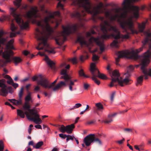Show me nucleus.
I'll use <instances>...</instances> for the list:
<instances>
[{"label": "nucleus", "instance_id": "1", "mask_svg": "<svg viewBox=\"0 0 151 151\" xmlns=\"http://www.w3.org/2000/svg\"><path fill=\"white\" fill-rule=\"evenodd\" d=\"M39 10L36 6H33L31 8L30 10L26 14V17L29 19L33 18H39L40 20L36 19H33V23L36 24L38 27L35 30V36L37 40L40 41L38 45L36 47L38 50L43 49L45 48V52L48 54H54L55 52L47 42L48 38L51 35L53 32L52 28L49 22L56 23V27H58L60 24L61 20L58 21L55 17V16L60 17V12L58 11L53 13H50V15L46 17L44 19L42 18L41 14L38 13Z\"/></svg>", "mask_w": 151, "mask_h": 151}, {"label": "nucleus", "instance_id": "2", "mask_svg": "<svg viewBox=\"0 0 151 151\" xmlns=\"http://www.w3.org/2000/svg\"><path fill=\"white\" fill-rule=\"evenodd\" d=\"M126 15V12H124L120 15L117 14L111 17V19L112 20L117 19V22L120 23L121 27L127 33L126 35L121 34L116 26L111 25L107 21L104 22L103 25L101 26L103 34L101 35V37L103 39H109L111 37H113L115 40L111 44V45L116 48L118 47V44L123 41L124 39H127L129 38L130 34H137L139 32L135 28L132 17H129L121 22L122 19L125 18Z\"/></svg>", "mask_w": 151, "mask_h": 151}, {"label": "nucleus", "instance_id": "3", "mask_svg": "<svg viewBox=\"0 0 151 151\" xmlns=\"http://www.w3.org/2000/svg\"><path fill=\"white\" fill-rule=\"evenodd\" d=\"M144 47V46L142 45V47L136 50L135 51L133 50L131 52L125 51H119L118 57L115 58L116 64L117 65H118V62L121 58L127 56H130L132 58L135 60H139L141 61V69L144 75H142L137 78V83L136 84L137 86L139 84H142L144 77H145V79H147L148 78V76H151V69H148L146 68V67L150 63V58H151L150 51L148 50L143 55L141 56L137 54L138 53L142 50L143 48Z\"/></svg>", "mask_w": 151, "mask_h": 151}, {"label": "nucleus", "instance_id": "4", "mask_svg": "<svg viewBox=\"0 0 151 151\" xmlns=\"http://www.w3.org/2000/svg\"><path fill=\"white\" fill-rule=\"evenodd\" d=\"M72 4L76 7L77 9L72 16L80 21L84 20L83 17L87 13L92 14L93 19L96 21L95 17L101 12V8L104 7V4L101 2H100L96 7H93L89 0H75Z\"/></svg>", "mask_w": 151, "mask_h": 151}, {"label": "nucleus", "instance_id": "5", "mask_svg": "<svg viewBox=\"0 0 151 151\" xmlns=\"http://www.w3.org/2000/svg\"><path fill=\"white\" fill-rule=\"evenodd\" d=\"M14 42V40L11 39L6 44V48L4 51H3L2 49L0 50V55L2 56L4 59H0V67H4L7 63L12 61L16 65L22 61V59L20 57L13 56L14 53L12 50H15L12 45Z\"/></svg>", "mask_w": 151, "mask_h": 151}, {"label": "nucleus", "instance_id": "6", "mask_svg": "<svg viewBox=\"0 0 151 151\" xmlns=\"http://www.w3.org/2000/svg\"><path fill=\"white\" fill-rule=\"evenodd\" d=\"M31 106L29 105L23 108L24 112L21 110L17 109V115L21 118H24L25 117V114L28 119L33 121L36 124H41L42 121L40 118L39 115L35 111V108L31 109Z\"/></svg>", "mask_w": 151, "mask_h": 151}, {"label": "nucleus", "instance_id": "7", "mask_svg": "<svg viewBox=\"0 0 151 151\" xmlns=\"http://www.w3.org/2000/svg\"><path fill=\"white\" fill-rule=\"evenodd\" d=\"M78 27V25L76 24L71 26L68 25L66 27L62 26L63 30L60 34L61 36L55 38L56 43L59 45H61L66 39V36L70 34L76 33Z\"/></svg>", "mask_w": 151, "mask_h": 151}, {"label": "nucleus", "instance_id": "8", "mask_svg": "<svg viewBox=\"0 0 151 151\" xmlns=\"http://www.w3.org/2000/svg\"><path fill=\"white\" fill-rule=\"evenodd\" d=\"M112 76L114 78H112L111 79V81L109 86L110 87H112L114 86H116V83L117 82L118 84L121 86H124V84H130L132 81L129 78V76L128 75H125L126 77L123 80H122L121 77H120V74L118 71L116 70H114L112 73Z\"/></svg>", "mask_w": 151, "mask_h": 151}, {"label": "nucleus", "instance_id": "9", "mask_svg": "<svg viewBox=\"0 0 151 151\" xmlns=\"http://www.w3.org/2000/svg\"><path fill=\"white\" fill-rule=\"evenodd\" d=\"M88 41L89 43H88L85 40L83 37L81 36L78 37L77 40V42H79L82 47L84 45L88 47L90 44H92L94 42L99 47L100 50L101 51V53L104 51V45L102 42L100 41L99 38H94L93 37H91Z\"/></svg>", "mask_w": 151, "mask_h": 151}, {"label": "nucleus", "instance_id": "10", "mask_svg": "<svg viewBox=\"0 0 151 151\" xmlns=\"http://www.w3.org/2000/svg\"><path fill=\"white\" fill-rule=\"evenodd\" d=\"M10 9V14L14 18L21 29H25L28 27L29 22L24 21L21 15L17 11V9L11 7Z\"/></svg>", "mask_w": 151, "mask_h": 151}, {"label": "nucleus", "instance_id": "11", "mask_svg": "<svg viewBox=\"0 0 151 151\" xmlns=\"http://www.w3.org/2000/svg\"><path fill=\"white\" fill-rule=\"evenodd\" d=\"M94 142L99 145H102V141L96 136L94 134H90L85 137L83 139V142L87 146H90Z\"/></svg>", "mask_w": 151, "mask_h": 151}, {"label": "nucleus", "instance_id": "12", "mask_svg": "<svg viewBox=\"0 0 151 151\" xmlns=\"http://www.w3.org/2000/svg\"><path fill=\"white\" fill-rule=\"evenodd\" d=\"M41 79L38 81V84L40 85L43 88L49 89L52 88L55 86V84L57 82V80H55L51 83H50L46 79L43 78L41 75H40Z\"/></svg>", "mask_w": 151, "mask_h": 151}, {"label": "nucleus", "instance_id": "13", "mask_svg": "<svg viewBox=\"0 0 151 151\" xmlns=\"http://www.w3.org/2000/svg\"><path fill=\"white\" fill-rule=\"evenodd\" d=\"M139 0H125L123 2V4H124V7L123 9L124 11L123 12H121V9H117L116 8L115 9V12L117 13V14H115V15L111 16L110 17V20L111 21H115L116 20H117V19H116V20H112L111 19V17L114 16L117 14H118L119 15H121L122 13H124V12H126L127 13V15L126 16V17L124 19H125L127 15V12H128V6L127 5V4L128 3H134L136 1H138ZM123 18H122V19H123ZM122 19H121L122 20Z\"/></svg>", "mask_w": 151, "mask_h": 151}, {"label": "nucleus", "instance_id": "14", "mask_svg": "<svg viewBox=\"0 0 151 151\" xmlns=\"http://www.w3.org/2000/svg\"><path fill=\"white\" fill-rule=\"evenodd\" d=\"M61 74L63 76L60 78V79H64L66 82H67V85L72 86L74 85V82L72 81L71 79V77L67 73V71L65 69H63L61 70Z\"/></svg>", "mask_w": 151, "mask_h": 151}, {"label": "nucleus", "instance_id": "15", "mask_svg": "<svg viewBox=\"0 0 151 151\" xmlns=\"http://www.w3.org/2000/svg\"><path fill=\"white\" fill-rule=\"evenodd\" d=\"M6 81L4 79L0 80V95L6 96L8 94V91L6 89L7 86L6 84Z\"/></svg>", "mask_w": 151, "mask_h": 151}, {"label": "nucleus", "instance_id": "16", "mask_svg": "<svg viewBox=\"0 0 151 151\" xmlns=\"http://www.w3.org/2000/svg\"><path fill=\"white\" fill-rule=\"evenodd\" d=\"M96 65L95 63H92L91 65L90 70L92 77H95L96 78L98 77V75L100 74V73L99 70L95 67Z\"/></svg>", "mask_w": 151, "mask_h": 151}, {"label": "nucleus", "instance_id": "17", "mask_svg": "<svg viewBox=\"0 0 151 151\" xmlns=\"http://www.w3.org/2000/svg\"><path fill=\"white\" fill-rule=\"evenodd\" d=\"M38 54L42 56H45V60L46 61L47 64L50 66L51 69L54 70H55V63L52 61L49 60L48 56L45 54L44 52H39Z\"/></svg>", "mask_w": 151, "mask_h": 151}, {"label": "nucleus", "instance_id": "18", "mask_svg": "<svg viewBox=\"0 0 151 151\" xmlns=\"http://www.w3.org/2000/svg\"><path fill=\"white\" fill-rule=\"evenodd\" d=\"M147 37L145 40L142 41V45L145 47V45L147 44H149L150 48L151 49V33H147ZM151 54V52H150Z\"/></svg>", "mask_w": 151, "mask_h": 151}, {"label": "nucleus", "instance_id": "19", "mask_svg": "<svg viewBox=\"0 0 151 151\" xmlns=\"http://www.w3.org/2000/svg\"><path fill=\"white\" fill-rule=\"evenodd\" d=\"M4 34V32L2 30L0 31V50L2 49L3 50V48L1 47V44L3 45H5L6 46V47L5 49L6 48V44H7L6 43L7 42V38H2V37L3 35Z\"/></svg>", "mask_w": 151, "mask_h": 151}, {"label": "nucleus", "instance_id": "20", "mask_svg": "<svg viewBox=\"0 0 151 151\" xmlns=\"http://www.w3.org/2000/svg\"><path fill=\"white\" fill-rule=\"evenodd\" d=\"M105 15L106 18H108V17L109 18V19L110 20V22H109L107 20H104V18L103 17L99 16L98 17L99 19V20H101L102 22L101 24V29L102 32H103V31H102V29H101V26L103 25L104 22L105 21H107L109 23H110V24H111V25H112L111 24V23L113 21H111L110 20V17H109L110 13H109V12H106L105 13Z\"/></svg>", "mask_w": 151, "mask_h": 151}, {"label": "nucleus", "instance_id": "21", "mask_svg": "<svg viewBox=\"0 0 151 151\" xmlns=\"http://www.w3.org/2000/svg\"><path fill=\"white\" fill-rule=\"evenodd\" d=\"M67 85V82L65 81H61L58 83L56 86L52 88V91H55L58 90L60 88L63 86H65Z\"/></svg>", "mask_w": 151, "mask_h": 151}, {"label": "nucleus", "instance_id": "22", "mask_svg": "<svg viewBox=\"0 0 151 151\" xmlns=\"http://www.w3.org/2000/svg\"><path fill=\"white\" fill-rule=\"evenodd\" d=\"M32 100V97L31 96V93L29 92L27 95L26 96L25 98V102L22 106V108H24L28 105H30L29 102Z\"/></svg>", "mask_w": 151, "mask_h": 151}, {"label": "nucleus", "instance_id": "23", "mask_svg": "<svg viewBox=\"0 0 151 151\" xmlns=\"http://www.w3.org/2000/svg\"><path fill=\"white\" fill-rule=\"evenodd\" d=\"M132 9L134 17L137 18L139 16V8L137 6H133L132 7Z\"/></svg>", "mask_w": 151, "mask_h": 151}, {"label": "nucleus", "instance_id": "24", "mask_svg": "<svg viewBox=\"0 0 151 151\" xmlns=\"http://www.w3.org/2000/svg\"><path fill=\"white\" fill-rule=\"evenodd\" d=\"M75 124H72L70 125H68L66 126V132L68 134H71L75 128Z\"/></svg>", "mask_w": 151, "mask_h": 151}, {"label": "nucleus", "instance_id": "25", "mask_svg": "<svg viewBox=\"0 0 151 151\" xmlns=\"http://www.w3.org/2000/svg\"><path fill=\"white\" fill-rule=\"evenodd\" d=\"M95 106L96 108V110L101 111L104 108L103 105L100 102L95 104Z\"/></svg>", "mask_w": 151, "mask_h": 151}, {"label": "nucleus", "instance_id": "26", "mask_svg": "<svg viewBox=\"0 0 151 151\" xmlns=\"http://www.w3.org/2000/svg\"><path fill=\"white\" fill-rule=\"evenodd\" d=\"M44 144L43 141H41L38 142L35 146H33V148L38 149L40 148Z\"/></svg>", "mask_w": 151, "mask_h": 151}, {"label": "nucleus", "instance_id": "27", "mask_svg": "<svg viewBox=\"0 0 151 151\" xmlns=\"http://www.w3.org/2000/svg\"><path fill=\"white\" fill-rule=\"evenodd\" d=\"M59 129L60 132L64 133L66 132V126L65 127L64 125H59Z\"/></svg>", "mask_w": 151, "mask_h": 151}, {"label": "nucleus", "instance_id": "28", "mask_svg": "<svg viewBox=\"0 0 151 151\" xmlns=\"http://www.w3.org/2000/svg\"><path fill=\"white\" fill-rule=\"evenodd\" d=\"M134 67L132 65H130L128 68L127 72L125 74V75H128L129 76H130V73L134 70Z\"/></svg>", "mask_w": 151, "mask_h": 151}, {"label": "nucleus", "instance_id": "29", "mask_svg": "<svg viewBox=\"0 0 151 151\" xmlns=\"http://www.w3.org/2000/svg\"><path fill=\"white\" fill-rule=\"evenodd\" d=\"M13 104L15 105H19L22 104V101L21 99L19 98L18 100L14 99Z\"/></svg>", "mask_w": 151, "mask_h": 151}, {"label": "nucleus", "instance_id": "30", "mask_svg": "<svg viewBox=\"0 0 151 151\" xmlns=\"http://www.w3.org/2000/svg\"><path fill=\"white\" fill-rule=\"evenodd\" d=\"M113 121L112 118L109 115H108V118L105 120L103 121L102 122L106 123L108 124L112 122Z\"/></svg>", "mask_w": 151, "mask_h": 151}, {"label": "nucleus", "instance_id": "31", "mask_svg": "<svg viewBox=\"0 0 151 151\" xmlns=\"http://www.w3.org/2000/svg\"><path fill=\"white\" fill-rule=\"evenodd\" d=\"M145 27V24H139L138 25V28L139 29V32H143Z\"/></svg>", "mask_w": 151, "mask_h": 151}, {"label": "nucleus", "instance_id": "32", "mask_svg": "<svg viewBox=\"0 0 151 151\" xmlns=\"http://www.w3.org/2000/svg\"><path fill=\"white\" fill-rule=\"evenodd\" d=\"M22 0H16L14 1V5L17 7V8L21 6V2Z\"/></svg>", "mask_w": 151, "mask_h": 151}, {"label": "nucleus", "instance_id": "33", "mask_svg": "<svg viewBox=\"0 0 151 151\" xmlns=\"http://www.w3.org/2000/svg\"><path fill=\"white\" fill-rule=\"evenodd\" d=\"M24 87H22L19 93L18 96L19 98L22 99V98L24 94Z\"/></svg>", "mask_w": 151, "mask_h": 151}, {"label": "nucleus", "instance_id": "34", "mask_svg": "<svg viewBox=\"0 0 151 151\" xmlns=\"http://www.w3.org/2000/svg\"><path fill=\"white\" fill-rule=\"evenodd\" d=\"M79 75L81 76H84V77L86 78H89L90 77L86 75L84 73V71L83 69H81L79 71Z\"/></svg>", "mask_w": 151, "mask_h": 151}, {"label": "nucleus", "instance_id": "35", "mask_svg": "<svg viewBox=\"0 0 151 151\" xmlns=\"http://www.w3.org/2000/svg\"><path fill=\"white\" fill-rule=\"evenodd\" d=\"M98 77L102 79H107V77L106 75L100 73L98 75Z\"/></svg>", "mask_w": 151, "mask_h": 151}, {"label": "nucleus", "instance_id": "36", "mask_svg": "<svg viewBox=\"0 0 151 151\" xmlns=\"http://www.w3.org/2000/svg\"><path fill=\"white\" fill-rule=\"evenodd\" d=\"M91 78L93 81L98 85H99L100 83V81L95 77H92Z\"/></svg>", "mask_w": 151, "mask_h": 151}, {"label": "nucleus", "instance_id": "37", "mask_svg": "<svg viewBox=\"0 0 151 151\" xmlns=\"http://www.w3.org/2000/svg\"><path fill=\"white\" fill-rule=\"evenodd\" d=\"M4 149V144L3 141L0 140V151H3Z\"/></svg>", "mask_w": 151, "mask_h": 151}, {"label": "nucleus", "instance_id": "38", "mask_svg": "<svg viewBox=\"0 0 151 151\" xmlns=\"http://www.w3.org/2000/svg\"><path fill=\"white\" fill-rule=\"evenodd\" d=\"M96 33V32L95 31L93 30H92L91 32H88L86 33V36L87 37H90L91 36V34H95Z\"/></svg>", "mask_w": 151, "mask_h": 151}, {"label": "nucleus", "instance_id": "39", "mask_svg": "<svg viewBox=\"0 0 151 151\" xmlns=\"http://www.w3.org/2000/svg\"><path fill=\"white\" fill-rule=\"evenodd\" d=\"M75 138L73 136H71L70 135H67V138H66V142H67L68 141L70 140V139L72 141L73 140V139H75Z\"/></svg>", "mask_w": 151, "mask_h": 151}, {"label": "nucleus", "instance_id": "40", "mask_svg": "<svg viewBox=\"0 0 151 151\" xmlns=\"http://www.w3.org/2000/svg\"><path fill=\"white\" fill-rule=\"evenodd\" d=\"M99 58V56L96 54H94L92 57V60L94 62L98 60Z\"/></svg>", "mask_w": 151, "mask_h": 151}, {"label": "nucleus", "instance_id": "41", "mask_svg": "<svg viewBox=\"0 0 151 151\" xmlns=\"http://www.w3.org/2000/svg\"><path fill=\"white\" fill-rule=\"evenodd\" d=\"M17 27L15 26L14 24L12 23L11 24V31L14 32L17 29Z\"/></svg>", "mask_w": 151, "mask_h": 151}, {"label": "nucleus", "instance_id": "42", "mask_svg": "<svg viewBox=\"0 0 151 151\" xmlns=\"http://www.w3.org/2000/svg\"><path fill=\"white\" fill-rule=\"evenodd\" d=\"M20 33L19 32H18L16 33L13 32H11L10 33V37H15L16 36L17 34H20Z\"/></svg>", "mask_w": 151, "mask_h": 151}, {"label": "nucleus", "instance_id": "43", "mask_svg": "<svg viewBox=\"0 0 151 151\" xmlns=\"http://www.w3.org/2000/svg\"><path fill=\"white\" fill-rule=\"evenodd\" d=\"M81 104L80 103L76 104H75V105L73 106V108H71V109H74L78 108L81 107Z\"/></svg>", "mask_w": 151, "mask_h": 151}, {"label": "nucleus", "instance_id": "44", "mask_svg": "<svg viewBox=\"0 0 151 151\" xmlns=\"http://www.w3.org/2000/svg\"><path fill=\"white\" fill-rule=\"evenodd\" d=\"M115 94L116 92L115 91L113 92L111 94L110 96V100L111 102L113 101Z\"/></svg>", "mask_w": 151, "mask_h": 151}, {"label": "nucleus", "instance_id": "45", "mask_svg": "<svg viewBox=\"0 0 151 151\" xmlns=\"http://www.w3.org/2000/svg\"><path fill=\"white\" fill-rule=\"evenodd\" d=\"M41 79L40 77L39 76V75L38 76V77L35 76H34L32 78V79L33 81H35L37 80V81L39 80H40Z\"/></svg>", "mask_w": 151, "mask_h": 151}, {"label": "nucleus", "instance_id": "46", "mask_svg": "<svg viewBox=\"0 0 151 151\" xmlns=\"http://www.w3.org/2000/svg\"><path fill=\"white\" fill-rule=\"evenodd\" d=\"M6 89L8 91V92H9L10 93H12L13 92V91L11 87L8 86L7 87V86Z\"/></svg>", "mask_w": 151, "mask_h": 151}, {"label": "nucleus", "instance_id": "47", "mask_svg": "<svg viewBox=\"0 0 151 151\" xmlns=\"http://www.w3.org/2000/svg\"><path fill=\"white\" fill-rule=\"evenodd\" d=\"M7 83L9 85H12L14 82V81L12 78H10L8 80L6 81Z\"/></svg>", "mask_w": 151, "mask_h": 151}, {"label": "nucleus", "instance_id": "48", "mask_svg": "<svg viewBox=\"0 0 151 151\" xmlns=\"http://www.w3.org/2000/svg\"><path fill=\"white\" fill-rule=\"evenodd\" d=\"M124 131L126 133H129L132 132V130L129 128H126L124 129Z\"/></svg>", "mask_w": 151, "mask_h": 151}, {"label": "nucleus", "instance_id": "49", "mask_svg": "<svg viewBox=\"0 0 151 151\" xmlns=\"http://www.w3.org/2000/svg\"><path fill=\"white\" fill-rule=\"evenodd\" d=\"M67 135L66 134H63L62 133L59 134V137L63 139H65L66 138H67Z\"/></svg>", "mask_w": 151, "mask_h": 151}, {"label": "nucleus", "instance_id": "50", "mask_svg": "<svg viewBox=\"0 0 151 151\" xmlns=\"http://www.w3.org/2000/svg\"><path fill=\"white\" fill-rule=\"evenodd\" d=\"M141 146H139V147L137 145H135L134 146L135 148L139 151H141L143 150V149L141 148Z\"/></svg>", "mask_w": 151, "mask_h": 151}, {"label": "nucleus", "instance_id": "51", "mask_svg": "<svg viewBox=\"0 0 151 151\" xmlns=\"http://www.w3.org/2000/svg\"><path fill=\"white\" fill-rule=\"evenodd\" d=\"M89 86V85L87 83H84V84L83 87L86 90L88 89Z\"/></svg>", "mask_w": 151, "mask_h": 151}, {"label": "nucleus", "instance_id": "52", "mask_svg": "<svg viewBox=\"0 0 151 151\" xmlns=\"http://www.w3.org/2000/svg\"><path fill=\"white\" fill-rule=\"evenodd\" d=\"M71 61L73 64H76L77 63V59L75 58L71 59Z\"/></svg>", "mask_w": 151, "mask_h": 151}, {"label": "nucleus", "instance_id": "53", "mask_svg": "<svg viewBox=\"0 0 151 151\" xmlns=\"http://www.w3.org/2000/svg\"><path fill=\"white\" fill-rule=\"evenodd\" d=\"M107 70L109 71V72H110V73H112L111 74V79L112 78H114V77L112 76V73L113 71V72H112L110 70V66L109 65H108L107 67Z\"/></svg>", "mask_w": 151, "mask_h": 151}, {"label": "nucleus", "instance_id": "54", "mask_svg": "<svg viewBox=\"0 0 151 151\" xmlns=\"http://www.w3.org/2000/svg\"><path fill=\"white\" fill-rule=\"evenodd\" d=\"M124 140L125 139L124 138H123L122 139L117 141L116 142L118 143L119 144H122L123 143V142L124 141Z\"/></svg>", "mask_w": 151, "mask_h": 151}, {"label": "nucleus", "instance_id": "55", "mask_svg": "<svg viewBox=\"0 0 151 151\" xmlns=\"http://www.w3.org/2000/svg\"><path fill=\"white\" fill-rule=\"evenodd\" d=\"M12 85L13 87L15 89H16L19 86L18 84L17 83H15L14 82H13Z\"/></svg>", "mask_w": 151, "mask_h": 151}, {"label": "nucleus", "instance_id": "56", "mask_svg": "<svg viewBox=\"0 0 151 151\" xmlns=\"http://www.w3.org/2000/svg\"><path fill=\"white\" fill-rule=\"evenodd\" d=\"M23 53L24 55L25 56H26V55H27L29 54V52L28 51H27L26 50H24L23 51Z\"/></svg>", "mask_w": 151, "mask_h": 151}, {"label": "nucleus", "instance_id": "57", "mask_svg": "<svg viewBox=\"0 0 151 151\" xmlns=\"http://www.w3.org/2000/svg\"><path fill=\"white\" fill-rule=\"evenodd\" d=\"M4 20H9L10 19L9 16H5L4 17Z\"/></svg>", "mask_w": 151, "mask_h": 151}, {"label": "nucleus", "instance_id": "58", "mask_svg": "<svg viewBox=\"0 0 151 151\" xmlns=\"http://www.w3.org/2000/svg\"><path fill=\"white\" fill-rule=\"evenodd\" d=\"M35 127L37 128L38 129H42L41 126L39 125V124H37V125H36L35 126Z\"/></svg>", "mask_w": 151, "mask_h": 151}, {"label": "nucleus", "instance_id": "59", "mask_svg": "<svg viewBox=\"0 0 151 151\" xmlns=\"http://www.w3.org/2000/svg\"><path fill=\"white\" fill-rule=\"evenodd\" d=\"M34 142L32 141H30L28 143V145L30 146H32L33 147V146H34Z\"/></svg>", "mask_w": 151, "mask_h": 151}, {"label": "nucleus", "instance_id": "60", "mask_svg": "<svg viewBox=\"0 0 151 151\" xmlns=\"http://www.w3.org/2000/svg\"><path fill=\"white\" fill-rule=\"evenodd\" d=\"M117 114V113H114L113 114H109V115L112 118L113 117L115 116Z\"/></svg>", "mask_w": 151, "mask_h": 151}, {"label": "nucleus", "instance_id": "61", "mask_svg": "<svg viewBox=\"0 0 151 151\" xmlns=\"http://www.w3.org/2000/svg\"><path fill=\"white\" fill-rule=\"evenodd\" d=\"M127 145L129 147L130 149L132 150H133V149L132 147L128 143H127Z\"/></svg>", "mask_w": 151, "mask_h": 151}, {"label": "nucleus", "instance_id": "62", "mask_svg": "<svg viewBox=\"0 0 151 151\" xmlns=\"http://www.w3.org/2000/svg\"><path fill=\"white\" fill-rule=\"evenodd\" d=\"M4 78L6 79H8V80L10 78H11L10 76L8 75H6L4 76Z\"/></svg>", "mask_w": 151, "mask_h": 151}, {"label": "nucleus", "instance_id": "63", "mask_svg": "<svg viewBox=\"0 0 151 151\" xmlns=\"http://www.w3.org/2000/svg\"><path fill=\"white\" fill-rule=\"evenodd\" d=\"M94 122V121L93 120L90 122H88L87 123V124H93Z\"/></svg>", "mask_w": 151, "mask_h": 151}, {"label": "nucleus", "instance_id": "64", "mask_svg": "<svg viewBox=\"0 0 151 151\" xmlns=\"http://www.w3.org/2000/svg\"><path fill=\"white\" fill-rule=\"evenodd\" d=\"M27 7V5H25L24 6H22V9H24L25 10H26Z\"/></svg>", "mask_w": 151, "mask_h": 151}]
</instances>
